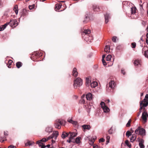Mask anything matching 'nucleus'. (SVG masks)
<instances>
[{
    "label": "nucleus",
    "instance_id": "nucleus-1",
    "mask_svg": "<svg viewBox=\"0 0 148 148\" xmlns=\"http://www.w3.org/2000/svg\"><path fill=\"white\" fill-rule=\"evenodd\" d=\"M90 30L88 29L85 30L82 33V35L84 40L89 43L91 42L93 39V37L90 36Z\"/></svg>",
    "mask_w": 148,
    "mask_h": 148
},
{
    "label": "nucleus",
    "instance_id": "nucleus-2",
    "mask_svg": "<svg viewBox=\"0 0 148 148\" xmlns=\"http://www.w3.org/2000/svg\"><path fill=\"white\" fill-rule=\"evenodd\" d=\"M82 84V80L80 78L77 77L74 81L73 86L75 88H76L77 86H80Z\"/></svg>",
    "mask_w": 148,
    "mask_h": 148
},
{
    "label": "nucleus",
    "instance_id": "nucleus-3",
    "mask_svg": "<svg viewBox=\"0 0 148 148\" xmlns=\"http://www.w3.org/2000/svg\"><path fill=\"white\" fill-rule=\"evenodd\" d=\"M135 133L136 134L140 135L142 136H144L145 135V130L143 128L139 127L135 130Z\"/></svg>",
    "mask_w": 148,
    "mask_h": 148
},
{
    "label": "nucleus",
    "instance_id": "nucleus-4",
    "mask_svg": "<svg viewBox=\"0 0 148 148\" xmlns=\"http://www.w3.org/2000/svg\"><path fill=\"white\" fill-rule=\"evenodd\" d=\"M115 86V83L114 81L111 80L109 82V87L107 88V90L108 92H112L111 89L112 90L114 89Z\"/></svg>",
    "mask_w": 148,
    "mask_h": 148
},
{
    "label": "nucleus",
    "instance_id": "nucleus-5",
    "mask_svg": "<svg viewBox=\"0 0 148 148\" xmlns=\"http://www.w3.org/2000/svg\"><path fill=\"white\" fill-rule=\"evenodd\" d=\"M59 135L58 132V131H54L53 132L52 134L50 136L48 137L47 139V141L51 138H54L55 140L57 139V137Z\"/></svg>",
    "mask_w": 148,
    "mask_h": 148
},
{
    "label": "nucleus",
    "instance_id": "nucleus-6",
    "mask_svg": "<svg viewBox=\"0 0 148 148\" xmlns=\"http://www.w3.org/2000/svg\"><path fill=\"white\" fill-rule=\"evenodd\" d=\"M100 105L101 108L103 110V111L105 112H109L110 110L108 108L105 106L104 102L102 101L100 103Z\"/></svg>",
    "mask_w": 148,
    "mask_h": 148
},
{
    "label": "nucleus",
    "instance_id": "nucleus-7",
    "mask_svg": "<svg viewBox=\"0 0 148 148\" xmlns=\"http://www.w3.org/2000/svg\"><path fill=\"white\" fill-rule=\"evenodd\" d=\"M62 123V121L60 120H58L56 121L54 124V126L56 128L60 129L61 128V125Z\"/></svg>",
    "mask_w": 148,
    "mask_h": 148
},
{
    "label": "nucleus",
    "instance_id": "nucleus-8",
    "mask_svg": "<svg viewBox=\"0 0 148 148\" xmlns=\"http://www.w3.org/2000/svg\"><path fill=\"white\" fill-rule=\"evenodd\" d=\"M9 23L10 26L12 27H15L18 25V22L16 19H12Z\"/></svg>",
    "mask_w": 148,
    "mask_h": 148
},
{
    "label": "nucleus",
    "instance_id": "nucleus-9",
    "mask_svg": "<svg viewBox=\"0 0 148 148\" xmlns=\"http://www.w3.org/2000/svg\"><path fill=\"white\" fill-rule=\"evenodd\" d=\"M148 116L147 113L145 112H143L142 116V118L145 122H146L147 121V116Z\"/></svg>",
    "mask_w": 148,
    "mask_h": 148
},
{
    "label": "nucleus",
    "instance_id": "nucleus-10",
    "mask_svg": "<svg viewBox=\"0 0 148 148\" xmlns=\"http://www.w3.org/2000/svg\"><path fill=\"white\" fill-rule=\"evenodd\" d=\"M86 98L87 100H92L93 98V95L90 92L88 93L86 95Z\"/></svg>",
    "mask_w": 148,
    "mask_h": 148
},
{
    "label": "nucleus",
    "instance_id": "nucleus-11",
    "mask_svg": "<svg viewBox=\"0 0 148 148\" xmlns=\"http://www.w3.org/2000/svg\"><path fill=\"white\" fill-rule=\"evenodd\" d=\"M70 138L73 139L77 136V133L75 132H70L68 133Z\"/></svg>",
    "mask_w": 148,
    "mask_h": 148
},
{
    "label": "nucleus",
    "instance_id": "nucleus-12",
    "mask_svg": "<svg viewBox=\"0 0 148 148\" xmlns=\"http://www.w3.org/2000/svg\"><path fill=\"white\" fill-rule=\"evenodd\" d=\"M72 75L73 76L75 77H77L78 75V73L77 71V70L75 67L73 69L72 71Z\"/></svg>",
    "mask_w": 148,
    "mask_h": 148
},
{
    "label": "nucleus",
    "instance_id": "nucleus-13",
    "mask_svg": "<svg viewBox=\"0 0 148 148\" xmlns=\"http://www.w3.org/2000/svg\"><path fill=\"white\" fill-rule=\"evenodd\" d=\"M82 127L84 132L85 131V130H89L91 128L90 126L89 125H84L82 126Z\"/></svg>",
    "mask_w": 148,
    "mask_h": 148
},
{
    "label": "nucleus",
    "instance_id": "nucleus-14",
    "mask_svg": "<svg viewBox=\"0 0 148 148\" xmlns=\"http://www.w3.org/2000/svg\"><path fill=\"white\" fill-rule=\"evenodd\" d=\"M45 130L46 132L50 133L52 132L53 128L51 127L48 126L46 127Z\"/></svg>",
    "mask_w": 148,
    "mask_h": 148
},
{
    "label": "nucleus",
    "instance_id": "nucleus-15",
    "mask_svg": "<svg viewBox=\"0 0 148 148\" xmlns=\"http://www.w3.org/2000/svg\"><path fill=\"white\" fill-rule=\"evenodd\" d=\"M143 101V106L144 107H147L148 105V100L145 98H144Z\"/></svg>",
    "mask_w": 148,
    "mask_h": 148
},
{
    "label": "nucleus",
    "instance_id": "nucleus-16",
    "mask_svg": "<svg viewBox=\"0 0 148 148\" xmlns=\"http://www.w3.org/2000/svg\"><path fill=\"white\" fill-rule=\"evenodd\" d=\"M110 18V15L108 13H106L105 15V22L106 23H108L109 21V19Z\"/></svg>",
    "mask_w": 148,
    "mask_h": 148
},
{
    "label": "nucleus",
    "instance_id": "nucleus-17",
    "mask_svg": "<svg viewBox=\"0 0 148 148\" xmlns=\"http://www.w3.org/2000/svg\"><path fill=\"white\" fill-rule=\"evenodd\" d=\"M68 136V133L66 132H62V134L61 135V137L62 138L64 139L66 137Z\"/></svg>",
    "mask_w": 148,
    "mask_h": 148
},
{
    "label": "nucleus",
    "instance_id": "nucleus-18",
    "mask_svg": "<svg viewBox=\"0 0 148 148\" xmlns=\"http://www.w3.org/2000/svg\"><path fill=\"white\" fill-rule=\"evenodd\" d=\"M134 64L135 66L141 65V61L139 60H136L134 63Z\"/></svg>",
    "mask_w": 148,
    "mask_h": 148
},
{
    "label": "nucleus",
    "instance_id": "nucleus-19",
    "mask_svg": "<svg viewBox=\"0 0 148 148\" xmlns=\"http://www.w3.org/2000/svg\"><path fill=\"white\" fill-rule=\"evenodd\" d=\"M67 121L69 122L72 124L73 125H76L77 124V121H74L71 119H68Z\"/></svg>",
    "mask_w": 148,
    "mask_h": 148
},
{
    "label": "nucleus",
    "instance_id": "nucleus-20",
    "mask_svg": "<svg viewBox=\"0 0 148 148\" xmlns=\"http://www.w3.org/2000/svg\"><path fill=\"white\" fill-rule=\"evenodd\" d=\"M91 82L90 78L89 77H87L86 79V86H89L90 85V84Z\"/></svg>",
    "mask_w": 148,
    "mask_h": 148
},
{
    "label": "nucleus",
    "instance_id": "nucleus-21",
    "mask_svg": "<svg viewBox=\"0 0 148 148\" xmlns=\"http://www.w3.org/2000/svg\"><path fill=\"white\" fill-rule=\"evenodd\" d=\"M62 6V4L61 3L59 4H57L56 5H55V10L57 11V10H58L60 9L61 8V6Z\"/></svg>",
    "mask_w": 148,
    "mask_h": 148
},
{
    "label": "nucleus",
    "instance_id": "nucleus-22",
    "mask_svg": "<svg viewBox=\"0 0 148 148\" xmlns=\"http://www.w3.org/2000/svg\"><path fill=\"white\" fill-rule=\"evenodd\" d=\"M97 84H98L97 82L93 81L90 84V86L92 88H95L97 86Z\"/></svg>",
    "mask_w": 148,
    "mask_h": 148
},
{
    "label": "nucleus",
    "instance_id": "nucleus-23",
    "mask_svg": "<svg viewBox=\"0 0 148 148\" xmlns=\"http://www.w3.org/2000/svg\"><path fill=\"white\" fill-rule=\"evenodd\" d=\"M110 51V47L109 45H106L104 49V51L107 53H108Z\"/></svg>",
    "mask_w": 148,
    "mask_h": 148
},
{
    "label": "nucleus",
    "instance_id": "nucleus-24",
    "mask_svg": "<svg viewBox=\"0 0 148 148\" xmlns=\"http://www.w3.org/2000/svg\"><path fill=\"white\" fill-rule=\"evenodd\" d=\"M136 135L135 134H133L132 135V137L131 138L130 141L131 142L134 141L136 139Z\"/></svg>",
    "mask_w": 148,
    "mask_h": 148
},
{
    "label": "nucleus",
    "instance_id": "nucleus-25",
    "mask_svg": "<svg viewBox=\"0 0 148 148\" xmlns=\"http://www.w3.org/2000/svg\"><path fill=\"white\" fill-rule=\"evenodd\" d=\"M84 107L86 108L87 109V112H89L90 111V110L92 106L90 105H84Z\"/></svg>",
    "mask_w": 148,
    "mask_h": 148
},
{
    "label": "nucleus",
    "instance_id": "nucleus-26",
    "mask_svg": "<svg viewBox=\"0 0 148 148\" xmlns=\"http://www.w3.org/2000/svg\"><path fill=\"white\" fill-rule=\"evenodd\" d=\"M34 144V142L33 141H28L26 143L25 145L26 146L32 145Z\"/></svg>",
    "mask_w": 148,
    "mask_h": 148
},
{
    "label": "nucleus",
    "instance_id": "nucleus-27",
    "mask_svg": "<svg viewBox=\"0 0 148 148\" xmlns=\"http://www.w3.org/2000/svg\"><path fill=\"white\" fill-rule=\"evenodd\" d=\"M22 63L20 62H17L16 64V66L18 68H19L22 66Z\"/></svg>",
    "mask_w": 148,
    "mask_h": 148
},
{
    "label": "nucleus",
    "instance_id": "nucleus-28",
    "mask_svg": "<svg viewBox=\"0 0 148 148\" xmlns=\"http://www.w3.org/2000/svg\"><path fill=\"white\" fill-rule=\"evenodd\" d=\"M131 13L132 14H134L136 12V8H135L132 7L131 8Z\"/></svg>",
    "mask_w": 148,
    "mask_h": 148
},
{
    "label": "nucleus",
    "instance_id": "nucleus-29",
    "mask_svg": "<svg viewBox=\"0 0 148 148\" xmlns=\"http://www.w3.org/2000/svg\"><path fill=\"white\" fill-rule=\"evenodd\" d=\"M13 10L15 11L16 14H17L18 13V6L17 5H16L14 6Z\"/></svg>",
    "mask_w": 148,
    "mask_h": 148
},
{
    "label": "nucleus",
    "instance_id": "nucleus-30",
    "mask_svg": "<svg viewBox=\"0 0 148 148\" xmlns=\"http://www.w3.org/2000/svg\"><path fill=\"white\" fill-rule=\"evenodd\" d=\"M112 58V56L110 55H108L106 58V60L107 61H110L111 60V59Z\"/></svg>",
    "mask_w": 148,
    "mask_h": 148
},
{
    "label": "nucleus",
    "instance_id": "nucleus-31",
    "mask_svg": "<svg viewBox=\"0 0 148 148\" xmlns=\"http://www.w3.org/2000/svg\"><path fill=\"white\" fill-rule=\"evenodd\" d=\"M36 144H38V145L40 147H41L44 146L43 143H41L40 141L39 140L37 141L36 143Z\"/></svg>",
    "mask_w": 148,
    "mask_h": 148
},
{
    "label": "nucleus",
    "instance_id": "nucleus-32",
    "mask_svg": "<svg viewBox=\"0 0 148 148\" xmlns=\"http://www.w3.org/2000/svg\"><path fill=\"white\" fill-rule=\"evenodd\" d=\"M12 61L11 60H10L8 61L7 64V65H8V67L9 68H11V67L10 66L11 65V64H12Z\"/></svg>",
    "mask_w": 148,
    "mask_h": 148
},
{
    "label": "nucleus",
    "instance_id": "nucleus-33",
    "mask_svg": "<svg viewBox=\"0 0 148 148\" xmlns=\"http://www.w3.org/2000/svg\"><path fill=\"white\" fill-rule=\"evenodd\" d=\"M125 143L127 145V146L129 147V148L131 147V145L130 144L128 140H126L125 141Z\"/></svg>",
    "mask_w": 148,
    "mask_h": 148
},
{
    "label": "nucleus",
    "instance_id": "nucleus-34",
    "mask_svg": "<svg viewBox=\"0 0 148 148\" xmlns=\"http://www.w3.org/2000/svg\"><path fill=\"white\" fill-rule=\"evenodd\" d=\"M132 134V133L129 131H128L127 132L126 134V136L129 137Z\"/></svg>",
    "mask_w": 148,
    "mask_h": 148
},
{
    "label": "nucleus",
    "instance_id": "nucleus-35",
    "mask_svg": "<svg viewBox=\"0 0 148 148\" xmlns=\"http://www.w3.org/2000/svg\"><path fill=\"white\" fill-rule=\"evenodd\" d=\"M75 142L79 144L80 142V138L79 137L76 138L75 140Z\"/></svg>",
    "mask_w": 148,
    "mask_h": 148
},
{
    "label": "nucleus",
    "instance_id": "nucleus-36",
    "mask_svg": "<svg viewBox=\"0 0 148 148\" xmlns=\"http://www.w3.org/2000/svg\"><path fill=\"white\" fill-rule=\"evenodd\" d=\"M85 96L84 95H83L81 98V102L85 104V101L84 99H83V97H84Z\"/></svg>",
    "mask_w": 148,
    "mask_h": 148
},
{
    "label": "nucleus",
    "instance_id": "nucleus-37",
    "mask_svg": "<svg viewBox=\"0 0 148 148\" xmlns=\"http://www.w3.org/2000/svg\"><path fill=\"white\" fill-rule=\"evenodd\" d=\"M143 101H141L140 102V108L139 109L140 110H142V109H143Z\"/></svg>",
    "mask_w": 148,
    "mask_h": 148
},
{
    "label": "nucleus",
    "instance_id": "nucleus-38",
    "mask_svg": "<svg viewBox=\"0 0 148 148\" xmlns=\"http://www.w3.org/2000/svg\"><path fill=\"white\" fill-rule=\"evenodd\" d=\"M94 10L95 11H98L99 10V7L98 6H96L93 8Z\"/></svg>",
    "mask_w": 148,
    "mask_h": 148
},
{
    "label": "nucleus",
    "instance_id": "nucleus-39",
    "mask_svg": "<svg viewBox=\"0 0 148 148\" xmlns=\"http://www.w3.org/2000/svg\"><path fill=\"white\" fill-rule=\"evenodd\" d=\"M131 121V119H130L129 120L127 123V124L126 125V126L127 127H129L130 126Z\"/></svg>",
    "mask_w": 148,
    "mask_h": 148
},
{
    "label": "nucleus",
    "instance_id": "nucleus-40",
    "mask_svg": "<svg viewBox=\"0 0 148 148\" xmlns=\"http://www.w3.org/2000/svg\"><path fill=\"white\" fill-rule=\"evenodd\" d=\"M132 47L133 48H135L136 44L135 42H133L131 44Z\"/></svg>",
    "mask_w": 148,
    "mask_h": 148
},
{
    "label": "nucleus",
    "instance_id": "nucleus-41",
    "mask_svg": "<svg viewBox=\"0 0 148 148\" xmlns=\"http://www.w3.org/2000/svg\"><path fill=\"white\" fill-rule=\"evenodd\" d=\"M144 55L146 57L148 58V50L145 51Z\"/></svg>",
    "mask_w": 148,
    "mask_h": 148
},
{
    "label": "nucleus",
    "instance_id": "nucleus-42",
    "mask_svg": "<svg viewBox=\"0 0 148 148\" xmlns=\"http://www.w3.org/2000/svg\"><path fill=\"white\" fill-rule=\"evenodd\" d=\"M116 37L114 36L112 38V40L114 42H116Z\"/></svg>",
    "mask_w": 148,
    "mask_h": 148
},
{
    "label": "nucleus",
    "instance_id": "nucleus-43",
    "mask_svg": "<svg viewBox=\"0 0 148 148\" xmlns=\"http://www.w3.org/2000/svg\"><path fill=\"white\" fill-rule=\"evenodd\" d=\"M139 146H140V148H145V146L143 144H142L141 143H139Z\"/></svg>",
    "mask_w": 148,
    "mask_h": 148
},
{
    "label": "nucleus",
    "instance_id": "nucleus-44",
    "mask_svg": "<svg viewBox=\"0 0 148 148\" xmlns=\"http://www.w3.org/2000/svg\"><path fill=\"white\" fill-rule=\"evenodd\" d=\"M104 141L105 140L103 138H101L99 140V143L104 142Z\"/></svg>",
    "mask_w": 148,
    "mask_h": 148
},
{
    "label": "nucleus",
    "instance_id": "nucleus-45",
    "mask_svg": "<svg viewBox=\"0 0 148 148\" xmlns=\"http://www.w3.org/2000/svg\"><path fill=\"white\" fill-rule=\"evenodd\" d=\"M106 139L107 140V142L108 143H109V140L110 139V137L109 136L107 135L106 136Z\"/></svg>",
    "mask_w": 148,
    "mask_h": 148
},
{
    "label": "nucleus",
    "instance_id": "nucleus-46",
    "mask_svg": "<svg viewBox=\"0 0 148 148\" xmlns=\"http://www.w3.org/2000/svg\"><path fill=\"white\" fill-rule=\"evenodd\" d=\"M102 60L103 65L105 66L106 65H107V63L106 62L104 59H102Z\"/></svg>",
    "mask_w": 148,
    "mask_h": 148
},
{
    "label": "nucleus",
    "instance_id": "nucleus-47",
    "mask_svg": "<svg viewBox=\"0 0 148 148\" xmlns=\"http://www.w3.org/2000/svg\"><path fill=\"white\" fill-rule=\"evenodd\" d=\"M8 25H10L9 22H7L5 24L3 25V26H4V27L5 28H6V27Z\"/></svg>",
    "mask_w": 148,
    "mask_h": 148
},
{
    "label": "nucleus",
    "instance_id": "nucleus-48",
    "mask_svg": "<svg viewBox=\"0 0 148 148\" xmlns=\"http://www.w3.org/2000/svg\"><path fill=\"white\" fill-rule=\"evenodd\" d=\"M0 28H1V31L4 30L5 28L4 26H3V25H1L0 27Z\"/></svg>",
    "mask_w": 148,
    "mask_h": 148
},
{
    "label": "nucleus",
    "instance_id": "nucleus-49",
    "mask_svg": "<svg viewBox=\"0 0 148 148\" xmlns=\"http://www.w3.org/2000/svg\"><path fill=\"white\" fill-rule=\"evenodd\" d=\"M8 148H16V147L15 146L11 145L9 146Z\"/></svg>",
    "mask_w": 148,
    "mask_h": 148
},
{
    "label": "nucleus",
    "instance_id": "nucleus-50",
    "mask_svg": "<svg viewBox=\"0 0 148 148\" xmlns=\"http://www.w3.org/2000/svg\"><path fill=\"white\" fill-rule=\"evenodd\" d=\"M40 141L41 142H46L47 141V139L45 138H43L40 140Z\"/></svg>",
    "mask_w": 148,
    "mask_h": 148
},
{
    "label": "nucleus",
    "instance_id": "nucleus-51",
    "mask_svg": "<svg viewBox=\"0 0 148 148\" xmlns=\"http://www.w3.org/2000/svg\"><path fill=\"white\" fill-rule=\"evenodd\" d=\"M111 129L108 131V133L110 134H111L112 133V130L111 129Z\"/></svg>",
    "mask_w": 148,
    "mask_h": 148
},
{
    "label": "nucleus",
    "instance_id": "nucleus-52",
    "mask_svg": "<svg viewBox=\"0 0 148 148\" xmlns=\"http://www.w3.org/2000/svg\"><path fill=\"white\" fill-rule=\"evenodd\" d=\"M121 73L124 75H125V71L123 69H121Z\"/></svg>",
    "mask_w": 148,
    "mask_h": 148
},
{
    "label": "nucleus",
    "instance_id": "nucleus-53",
    "mask_svg": "<svg viewBox=\"0 0 148 148\" xmlns=\"http://www.w3.org/2000/svg\"><path fill=\"white\" fill-rule=\"evenodd\" d=\"M139 143L143 144L144 143V140L143 139H141L139 140Z\"/></svg>",
    "mask_w": 148,
    "mask_h": 148
},
{
    "label": "nucleus",
    "instance_id": "nucleus-54",
    "mask_svg": "<svg viewBox=\"0 0 148 148\" xmlns=\"http://www.w3.org/2000/svg\"><path fill=\"white\" fill-rule=\"evenodd\" d=\"M72 139L70 138L69 137V139L68 140H67V142L69 143H70L71 142V140Z\"/></svg>",
    "mask_w": 148,
    "mask_h": 148
},
{
    "label": "nucleus",
    "instance_id": "nucleus-55",
    "mask_svg": "<svg viewBox=\"0 0 148 148\" xmlns=\"http://www.w3.org/2000/svg\"><path fill=\"white\" fill-rule=\"evenodd\" d=\"M105 102H106V103L108 104L110 102V101L109 99H108L105 101Z\"/></svg>",
    "mask_w": 148,
    "mask_h": 148
},
{
    "label": "nucleus",
    "instance_id": "nucleus-56",
    "mask_svg": "<svg viewBox=\"0 0 148 148\" xmlns=\"http://www.w3.org/2000/svg\"><path fill=\"white\" fill-rule=\"evenodd\" d=\"M29 8L30 10H32V9L33 8V6L32 5H29Z\"/></svg>",
    "mask_w": 148,
    "mask_h": 148
},
{
    "label": "nucleus",
    "instance_id": "nucleus-57",
    "mask_svg": "<svg viewBox=\"0 0 148 148\" xmlns=\"http://www.w3.org/2000/svg\"><path fill=\"white\" fill-rule=\"evenodd\" d=\"M4 134L5 136H8V132H4Z\"/></svg>",
    "mask_w": 148,
    "mask_h": 148
},
{
    "label": "nucleus",
    "instance_id": "nucleus-58",
    "mask_svg": "<svg viewBox=\"0 0 148 148\" xmlns=\"http://www.w3.org/2000/svg\"><path fill=\"white\" fill-rule=\"evenodd\" d=\"M93 148H98V146L97 145H93Z\"/></svg>",
    "mask_w": 148,
    "mask_h": 148
},
{
    "label": "nucleus",
    "instance_id": "nucleus-59",
    "mask_svg": "<svg viewBox=\"0 0 148 148\" xmlns=\"http://www.w3.org/2000/svg\"><path fill=\"white\" fill-rule=\"evenodd\" d=\"M145 98L147 99H148V94H147L145 96Z\"/></svg>",
    "mask_w": 148,
    "mask_h": 148
},
{
    "label": "nucleus",
    "instance_id": "nucleus-60",
    "mask_svg": "<svg viewBox=\"0 0 148 148\" xmlns=\"http://www.w3.org/2000/svg\"><path fill=\"white\" fill-rule=\"evenodd\" d=\"M105 57H106V56L105 55H103L102 56V59H104V58H105Z\"/></svg>",
    "mask_w": 148,
    "mask_h": 148
},
{
    "label": "nucleus",
    "instance_id": "nucleus-61",
    "mask_svg": "<svg viewBox=\"0 0 148 148\" xmlns=\"http://www.w3.org/2000/svg\"><path fill=\"white\" fill-rule=\"evenodd\" d=\"M50 145H47L46 146H45V147H47L49 148V147H50Z\"/></svg>",
    "mask_w": 148,
    "mask_h": 148
},
{
    "label": "nucleus",
    "instance_id": "nucleus-62",
    "mask_svg": "<svg viewBox=\"0 0 148 148\" xmlns=\"http://www.w3.org/2000/svg\"><path fill=\"white\" fill-rule=\"evenodd\" d=\"M88 15L87 14V15H86L85 16V18L86 19H87L88 18Z\"/></svg>",
    "mask_w": 148,
    "mask_h": 148
},
{
    "label": "nucleus",
    "instance_id": "nucleus-63",
    "mask_svg": "<svg viewBox=\"0 0 148 148\" xmlns=\"http://www.w3.org/2000/svg\"><path fill=\"white\" fill-rule=\"evenodd\" d=\"M55 140H52V143H55Z\"/></svg>",
    "mask_w": 148,
    "mask_h": 148
},
{
    "label": "nucleus",
    "instance_id": "nucleus-64",
    "mask_svg": "<svg viewBox=\"0 0 148 148\" xmlns=\"http://www.w3.org/2000/svg\"><path fill=\"white\" fill-rule=\"evenodd\" d=\"M146 42L148 45V40H146Z\"/></svg>",
    "mask_w": 148,
    "mask_h": 148
}]
</instances>
